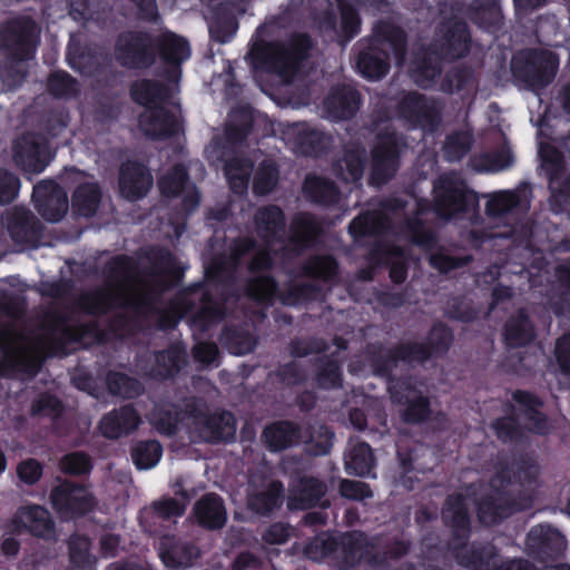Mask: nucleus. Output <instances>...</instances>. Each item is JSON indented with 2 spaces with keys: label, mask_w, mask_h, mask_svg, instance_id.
I'll return each instance as SVG.
<instances>
[{
  "label": "nucleus",
  "mask_w": 570,
  "mask_h": 570,
  "mask_svg": "<svg viewBox=\"0 0 570 570\" xmlns=\"http://www.w3.org/2000/svg\"><path fill=\"white\" fill-rule=\"evenodd\" d=\"M151 51V39L147 35H121L116 45L117 59L129 67L148 65Z\"/></svg>",
  "instance_id": "4be33fe9"
},
{
  "label": "nucleus",
  "mask_w": 570,
  "mask_h": 570,
  "mask_svg": "<svg viewBox=\"0 0 570 570\" xmlns=\"http://www.w3.org/2000/svg\"><path fill=\"white\" fill-rule=\"evenodd\" d=\"M471 18L484 28L497 24L500 20L498 0H478L472 8Z\"/></svg>",
  "instance_id": "8fccbe9b"
},
{
  "label": "nucleus",
  "mask_w": 570,
  "mask_h": 570,
  "mask_svg": "<svg viewBox=\"0 0 570 570\" xmlns=\"http://www.w3.org/2000/svg\"><path fill=\"white\" fill-rule=\"evenodd\" d=\"M358 107V97L351 85L335 88L326 97L324 109L327 116L334 119H344L352 116Z\"/></svg>",
  "instance_id": "2f4dec72"
},
{
  "label": "nucleus",
  "mask_w": 570,
  "mask_h": 570,
  "mask_svg": "<svg viewBox=\"0 0 570 570\" xmlns=\"http://www.w3.org/2000/svg\"><path fill=\"white\" fill-rule=\"evenodd\" d=\"M513 161L510 148L503 147L500 151L487 154L473 159V168L478 171L495 173L507 169Z\"/></svg>",
  "instance_id": "a18cd8bd"
},
{
  "label": "nucleus",
  "mask_w": 570,
  "mask_h": 570,
  "mask_svg": "<svg viewBox=\"0 0 570 570\" xmlns=\"http://www.w3.org/2000/svg\"><path fill=\"white\" fill-rule=\"evenodd\" d=\"M460 10L453 4L444 3L439 10L438 39L430 50L416 53L411 60L409 72L421 87H430L440 75L441 58H460L469 50V33L465 23L459 20Z\"/></svg>",
  "instance_id": "f03ea898"
},
{
  "label": "nucleus",
  "mask_w": 570,
  "mask_h": 570,
  "mask_svg": "<svg viewBox=\"0 0 570 570\" xmlns=\"http://www.w3.org/2000/svg\"><path fill=\"white\" fill-rule=\"evenodd\" d=\"M159 189L167 197L181 196L186 210H193L199 203L196 187L187 181L186 170L176 166L171 171L165 174L159 180Z\"/></svg>",
  "instance_id": "393cba45"
},
{
  "label": "nucleus",
  "mask_w": 570,
  "mask_h": 570,
  "mask_svg": "<svg viewBox=\"0 0 570 570\" xmlns=\"http://www.w3.org/2000/svg\"><path fill=\"white\" fill-rule=\"evenodd\" d=\"M325 139V136L309 127L307 124L289 125L284 131V140L295 153L311 154L315 151Z\"/></svg>",
  "instance_id": "473e14b6"
},
{
  "label": "nucleus",
  "mask_w": 570,
  "mask_h": 570,
  "mask_svg": "<svg viewBox=\"0 0 570 570\" xmlns=\"http://www.w3.org/2000/svg\"><path fill=\"white\" fill-rule=\"evenodd\" d=\"M157 46L161 57L170 63L178 65L190 57L188 41L173 32H163Z\"/></svg>",
  "instance_id": "4c0bfd02"
},
{
  "label": "nucleus",
  "mask_w": 570,
  "mask_h": 570,
  "mask_svg": "<svg viewBox=\"0 0 570 570\" xmlns=\"http://www.w3.org/2000/svg\"><path fill=\"white\" fill-rule=\"evenodd\" d=\"M186 502L177 499H163L153 504V510L161 519H170L183 515Z\"/></svg>",
  "instance_id": "338daca9"
},
{
  "label": "nucleus",
  "mask_w": 570,
  "mask_h": 570,
  "mask_svg": "<svg viewBox=\"0 0 570 570\" xmlns=\"http://www.w3.org/2000/svg\"><path fill=\"white\" fill-rule=\"evenodd\" d=\"M374 465V458L366 443L353 444L345 455L346 470L356 475H368Z\"/></svg>",
  "instance_id": "ea45409f"
},
{
  "label": "nucleus",
  "mask_w": 570,
  "mask_h": 570,
  "mask_svg": "<svg viewBox=\"0 0 570 570\" xmlns=\"http://www.w3.org/2000/svg\"><path fill=\"white\" fill-rule=\"evenodd\" d=\"M363 154L364 151L358 147L346 149L334 165L336 176L346 183L357 181L363 175Z\"/></svg>",
  "instance_id": "e433bc0d"
},
{
  "label": "nucleus",
  "mask_w": 570,
  "mask_h": 570,
  "mask_svg": "<svg viewBox=\"0 0 570 570\" xmlns=\"http://www.w3.org/2000/svg\"><path fill=\"white\" fill-rule=\"evenodd\" d=\"M519 199L513 191H499L490 195L487 203V213L492 217L501 216L518 204Z\"/></svg>",
  "instance_id": "6e6d98bb"
},
{
  "label": "nucleus",
  "mask_w": 570,
  "mask_h": 570,
  "mask_svg": "<svg viewBox=\"0 0 570 570\" xmlns=\"http://www.w3.org/2000/svg\"><path fill=\"white\" fill-rule=\"evenodd\" d=\"M66 180L77 184V188L72 195V208L81 216H92L100 203V188L96 181L79 170L72 169L67 171Z\"/></svg>",
  "instance_id": "412c9836"
},
{
  "label": "nucleus",
  "mask_w": 570,
  "mask_h": 570,
  "mask_svg": "<svg viewBox=\"0 0 570 570\" xmlns=\"http://www.w3.org/2000/svg\"><path fill=\"white\" fill-rule=\"evenodd\" d=\"M472 144L471 135L462 131L448 137L444 146V155L448 160L454 161L461 159L470 149Z\"/></svg>",
  "instance_id": "5fc2aeb1"
},
{
  "label": "nucleus",
  "mask_w": 570,
  "mask_h": 570,
  "mask_svg": "<svg viewBox=\"0 0 570 570\" xmlns=\"http://www.w3.org/2000/svg\"><path fill=\"white\" fill-rule=\"evenodd\" d=\"M198 524L207 529H219L227 520V511L220 497L209 493L199 499L193 509Z\"/></svg>",
  "instance_id": "c85d7f7f"
},
{
  "label": "nucleus",
  "mask_w": 570,
  "mask_h": 570,
  "mask_svg": "<svg viewBox=\"0 0 570 570\" xmlns=\"http://www.w3.org/2000/svg\"><path fill=\"white\" fill-rule=\"evenodd\" d=\"M139 422L136 411L130 406H124L105 415L99 429L106 438L117 439L134 431Z\"/></svg>",
  "instance_id": "7c9ffc66"
},
{
  "label": "nucleus",
  "mask_w": 570,
  "mask_h": 570,
  "mask_svg": "<svg viewBox=\"0 0 570 570\" xmlns=\"http://www.w3.org/2000/svg\"><path fill=\"white\" fill-rule=\"evenodd\" d=\"M513 416L498 420L493 428L503 441L513 440L519 435L515 424L521 422L524 426L535 433H546L549 430L547 419L538 411L540 403L532 395L524 392L513 394Z\"/></svg>",
  "instance_id": "ddd939ff"
},
{
  "label": "nucleus",
  "mask_w": 570,
  "mask_h": 570,
  "mask_svg": "<svg viewBox=\"0 0 570 570\" xmlns=\"http://www.w3.org/2000/svg\"><path fill=\"white\" fill-rule=\"evenodd\" d=\"M377 136V141L373 148L371 183L381 185L390 179L397 169V158L401 154V144L393 131Z\"/></svg>",
  "instance_id": "f3484780"
},
{
  "label": "nucleus",
  "mask_w": 570,
  "mask_h": 570,
  "mask_svg": "<svg viewBox=\"0 0 570 570\" xmlns=\"http://www.w3.org/2000/svg\"><path fill=\"white\" fill-rule=\"evenodd\" d=\"M527 547L539 556L553 558L567 549V540L558 530L541 524L528 533Z\"/></svg>",
  "instance_id": "bb28decb"
},
{
  "label": "nucleus",
  "mask_w": 570,
  "mask_h": 570,
  "mask_svg": "<svg viewBox=\"0 0 570 570\" xmlns=\"http://www.w3.org/2000/svg\"><path fill=\"white\" fill-rule=\"evenodd\" d=\"M532 337V326L522 312L517 317L511 318L505 325L504 340L510 346L523 345L530 342Z\"/></svg>",
  "instance_id": "79ce46f5"
},
{
  "label": "nucleus",
  "mask_w": 570,
  "mask_h": 570,
  "mask_svg": "<svg viewBox=\"0 0 570 570\" xmlns=\"http://www.w3.org/2000/svg\"><path fill=\"white\" fill-rule=\"evenodd\" d=\"M191 314V326L206 328L210 323L224 315L223 307L209 299L199 288H194L181 294L160 317V326L168 328L174 326L180 318Z\"/></svg>",
  "instance_id": "9d476101"
},
{
  "label": "nucleus",
  "mask_w": 570,
  "mask_h": 570,
  "mask_svg": "<svg viewBox=\"0 0 570 570\" xmlns=\"http://www.w3.org/2000/svg\"><path fill=\"white\" fill-rule=\"evenodd\" d=\"M19 188V179L14 175L0 169V204L12 202L17 197Z\"/></svg>",
  "instance_id": "774afa93"
},
{
  "label": "nucleus",
  "mask_w": 570,
  "mask_h": 570,
  "mask_svg": "<svg viewBox=\"0 0 570 570\" xmlns=\"http://www.w3.org/2000/svg\"><path fill=\"white\" fill-rule=\"evenodd\" d=\"M107 384L112 394L124 397H134L141 391V386L137 381L119 373L109 374Z\"/></svg>",
  "instance_id": "603ef678"
},
{
  "label": "nucleus",
  "mask_w": 570,
  "mask_h": 570,
  "mask_svg": "<svg viewBox=\"0 0 570 570\" xmlns=\"http://www.w3.org/2000/svg\"><path fill=\"white\" fill-rule=\"evenodd\" d=\"M296 436L295 426L287 422L273 424L264 431L265 441L273 451H279L292 445Z\"/></svg>",
  "instance_id": "a19ab883"
},
{
  "label": "nucleus",
  "mask_w": 570,
  "mask_h": 570,
  "mask_svg": "<svg viewBox=\"0 0 570 570\" xmlns=\"http://www.w3.org/2000/svg\"><path fill=\"white\" fill-rule=\"evenodd\" d=\"M131 94L146 108L139 118V126L146 135L160 138L179 130V108L167 89L139 80L132 86Z\"/></svg>",
  "instance_id": "20e7f679"
},
{
  "label": "nucleus",
  "mask_w": 570,
  "mask_h": 570,
  "mask_svg": "<svg viewBox=\"0 0 570 570\" xmlns=\"http://www.w3.org/2000/svg\"><path fill=\"white\" fill-rule=\"evenodd\" d=\"M32 197L39 214L48 222H59L68 210L66 191L52 180L36 185Z\"/></svg>",
  "instance_id": "a211bd4d"
},
{
  "label": "nucleus",
  "mask_w": 570,
  "mask_h": 570,
  "mask_svg": "<svg viewBox=\"0 0 570 570\" xmlns=\"http://www.w3.org/2000/svg\"><path fill=\"white\" fill-rule=\"evenodd\" d=\"M400 206L399 203L384 204L379 212L366 213L356 217L350 225V233L357 238L384 230L390 226L391 214Z\"/></svg>",
  "instance_id": "c756f323"
},
{
  "label": "nucleus",
  "mask_w": 570,
  "mask_h": 570,
  "mask_svg": "<svg viewBox=\"0 0 570 570\" xmlns=\"http://www.w3.org/2000/svg\"><path fill=\"white\" fill-rule=\"evenodd\" d=\"M539 153L542 160L541 166L543 170L550 176L551 185H553L562 168V157L560 153L550 144L540 142Z\"/></svg>",
  "instance_id": "864d4df0"
},
{
  "label": "nucleus",
  "mask_w": 570,
  "mask_h": 570,
  "mask_svg": "<svg viewBox=\"0 0 570 570\" xmlns=\"http://www.w3.org/2000/svg\"><path fill=\"white\" fill-rule=\"evenodd\" d=\"M309 46V39L299 35L288 45H267L262 53V59L266 69L275 73L282 82H291L298 75L301 62Z\"/></svg>",
  "instance_id": "f8f14e48"
},
{
  "label": "nucleus",
  "mask_w": 570,
  "mask_h": 570,
  "mask_svg": "<svg viewBox=\"0 0 570 570\" xmlns=\"http://www.w3.org/2000/svg\"><path fill=\"white\" fill-rule=\"evenodd\" d=\"M159 557L167 568L180 570L194 564L199 549L189 542L164 537L159 543Z\"/></svg>",
  "instance_id": "b1692460"
},
{
  "label": "nucleus",
  "mask_w": 570,
  "mask_h": 570,
  "mask_svg": "<svg viewBox=\"0 0 570 570\" xmlns=\"http://www.w3.org/2000/svg\"><path fill=\"white\" fill-rule=\"evenodd\" d=\"M375 45L368 51L361 52L357 58L360 73L371 80L382 78L389 69V65L380 57L379 51L385 57L387 50L392 51L396 65L403 63L404 35L403 31L391 24H380L375 29Z\"/></svg>",
  "instance_id": "1a4fd4ad"
},
{
  "label": "nucleus",
  "mask_w": 570,
  "mask_h": 570,
  "mask_svg": "<svg viewBox=\"0 0 570 570\" xmlns=\"http://www.w3.org/2000/svg\"><path fill=\"white\" fill-rule=\"evenodd\" d=\"M434 209L444 218L466 212L476 205L474 193L466 188L459 175L449 174L439 178L433 188Z\"/></svg>",
  "instance_id": "4468645a"
},
{
  "label": "nucleus",
  "mask_w": 570,
  "mask_h": 570,
  "mask_svg": "<svg viewBox=\"0 0 570 570\" xmlns=\"http://www.w3.org/2000/svg\"><path fill=\"white\" fill-rule=\"evenodd\" d=\"M153 186L149 170L141 164L128 161L121 166L119 189L121 195L130 200L144 197Z\"/></svg>",
  "instance_id": "5701e85b"
},
{
  "label": "nucleus",
  "mask_w": 570,
  "mask_h": 570,
  "mask_svg": "<svg viewBox=\"0 0 570 570\" xmlns=\"http://www.w3.org/2000/svg\"><path fill=\"white\" fill-rule=\"evenodd\" d=\"M14 532H29L41 538H51L55 524L49 511L40 505H24L19 508L10 523Z\"/></svg>",
  "instance_id": "aec40b11"
},
{
  "label": "nucleus",
  "mask_w": 570,
  "mask_h": 570,
  "mask_svg": "<svg viewBox=\"0 0 570 570\" xmlns=\"http://www.w3.org/2000/svg\"><path fill=\"white\" fill-rule=\"evenodd\" d=\"M325 485L313 478H302L293 484L288 498L291 509H305L316 502L325 494Z\"/></svg>",
  "instance_id": "72a5a7b5"
},
{
  "label": "nucleus",
  "mask_w": 570,
  "mask_h": 570,
  "mask_svg": "<svg viewBox=\"0 0 570 570\" xmlns=\"http://www.w3.org/2000/svg\"><path fill=\"white\" fill-rule=\"evenodd\" d=\"M400 116L409 120L413 126H420L423 130H432L439 117L438 107L428 102L422 96L407 94L402 104Z\"/></svg>",
  "instance_id": "a878e982"
},
{
  "label": "nucleus",
  "mask_w": 570,
  "mask_h": 570,
  "mask_svg": "<svg viewBox=\"0 0 570 570\" xmlns=\"http://www.w3.org/2000/svg\"><path fill=\"white\" fill-rule=\"evenodd\" d=\"M207 19L210 36L219 42L228 41L237 30L235 10L229 7L214 11Z\"/></svg>",
  "instance_id": "c9c22d12"
},
{
  "label": "nucleus",
  "mask_w": 570,
  "mask_h": 570,
  "mask_svg": "<svg viewBox=\"0 0 570 570\" xmlns=\"http://www.w3.org/2000/svg\"><path fill=\"white\" fill-rule=\"evenodd\" d=\"M435 337H440L442 340V343L440 345H435L433 343L431 350L417 344L402 346L396 353V358H401L409 362L424 361L433 353L443 350V347L448 345V342L450 340V333L445 327L439 326L433 330L431 340L433 341Z\"/></svg>",
  "instance_id": "58836bf2"
},
{
  "label": "nucleus",
  "mask_w": 570,
  "mask_h": 570,
  "mask_svg": "<svg viewBox=\"0 0 570 570\" xmlns=\"http://www.w3.org/2000/svg\"><path fill=\"white\" fill-rule=\"evenodd\" d=\"M163 454L161 445L156 441L137 444L132 450V460L140 470H148L157 465Z\"/></svg>",
  "instance_id": "49530a36"
},
{
  "label": "nucleus",
  "mask_w": 570,
  "mask_h": 570,
  "mask_svg": "<svg viewBox=\"0 0 570 570\" xmlns=\"http://www.w3.org/2000/svg\"><path fill=\"white\" fill-rule=\"evenodd\" d=\"M13 157L18 166L30 174L41 173L49 158L45 139L38 135H26L17 139L13 147Z\"/></svg>",
  "instance_id": "6ab92c4d"
},
{
  "label": "nucleus",
  "mask_w": 570,
  "mask_h": 570,
  "mask_svg": "<svg viewBox=\"0 0 570 570\" xmlns=\"http://www.w3.org/2000/svg\"><path fill=\"white\" fill-rule=\"evenodd\" d=\"M91 543L87 537L73 535L69 541V556L71 563L77 568H88L94 562L90 553Z\"/></svg>",
  "instance_id": "3c124183"
},
{
  "label": "nucleus",
  "mask_w": 570,
  "mask_h": 570,
  "mask_svg": "<svg viewBox=\"0 0 570 570\" xmlns=\"http://www.w3.org/2000/svg\"><path fill=\"white\" fill-rule=\"evenodd\" d=\"M282 487L277 482L264 481L257 484L252 481L248 489L247 507L257 514H266L279 503Z\"/></svg>",
  "instance_id": "cd10ccee"
},
{
  "label": "nucleus",
  "mask_w": 570,
  "mask_h": 570,
  "mask_svg": "<svg viewBox=\"0 0 570 570\" xmlns=\"http://www.w3.org/2000/svg\"><path fill=\"white\" fill-rule=\"evenodd\" d=\"M250 170L252 165L245 160L233 159L226 164L225 174L234 193L243 194L247 189Z\"/></svg>",
  "instance_id": "09e8293b"
},
{
  "label": "nucleus",
  "mask_w": 570,
  "mask_h": 570,
  "mask_svg": "<svg viewBox=\"0 0 570 570\" xmlns=\"http://www.w3.org/2000/svg\"><path fill=\"white\" fill-rule=\"evenodd\" d=\"M304 193L316 203H332L336 197V189L333 184L316 176L306 178L304 183Z\"/></svg>",
  "instance_id": "de8ad7c7"
},
{
  "label": "nucleus",
  "mask_w": 570,
  "mask_h": 570,
  "mask_svg": "<svg viewBox=\"0 0 570 570\" xmlns=\"http://www.w3.org/2000/svg\"><path fill=\"white\" fill-rule=\"evenodd\" d=\"M391 397L396 403L405 401L409 405L404 416L406 421H421L428 414V401L419 395L414 389L405 386L404 383H397L390 389Z\"/></svg>",
  "instance_id": "f704fd0d"
},
{
  "label": "nucleus",
  "mask_w": 570,
  "mask_h": 570,
  "mask_svg": "<svg viewBox=\"0 0 570 570\" xmlns=\"http://www.w3.org/2000/svg\"><path fill=\"white\" fill-rule=\"evenodd\" d=\"M255 226L257 234L263 238V245H256L248 239L242 240L233 249V261L236 262L245 253L253 250L254 258L250 263L252 271L265 269L271 264L267 248L278 249L282 244L281 235L284 229V217L279 208L268 206L261 208L255 215Z\"/></svg>",
  "instance_id": "0eeeda50"
},
{
  "label": "nucleus",
  "mask_w": 570,
  "mask_h": 570,
  "mask_svg": "<svg viewBox=\"0 0 570 570\" xmlns=\"http://www.w3.org/2000/svg\"><path fill=\"white\" fill-rule=\"evenodd\" d=\"M338 7L341 11L342 31L348 40L358 32L360 20L355 10L350 4L344 2V0H338Z\"/></svg>",
  "instance_id": "0e129e2a"
},
{
  "label": "nucleus",
  "mask_w": 570,
  "mask_h": 570,
  "mask_svg": "<svg viewBox=\"0 0 570 570\" xmlns=\"http://www.w3.org/2000/svg\"><path fill=\"white\" fill-rule=\"evenodd\" d=\"M305 271L311 276L327 279L335 274L336 263L330 256H316L307 263Z\"/></svg>",
  "instance_id": "bf43d9fd"
},
{
  "label": "nucleus",
  "mask_w": 570,
  "mask_h": 570,
  "mask_svg": "<svg viewBox=\"0 0 570 570\" xmlns=\"http://www.w3.org/2000/svg\"><path fill=\"white\" fill-rule=\"evenodd\" d=\"M116 264L117 274L108 282L107 288L82 295L81 308L88 313H104L115 306L142 309L151 304L155 289L134 278L124 259L116 261Z\"/></svg>",
  "instance_id": "7ed1b4c3"
},
{
  "label": "nucleus",
  "mask_w": 570,
  "mask_h": 570,
  "mask_svg": "<svg viewBox=\"0 0 570 570\" xmlns=\"http://www.w3.org/2000/svg\"><path fill=\"white\" fill-rule=\"evenodd\" d=\"M338 548L344 554L342 567L352 566L361 560L374 566L383 563V560L379 559V546L374 542L370 543L362 533L344 535L340 542H336L332 535L323 533L306 546L305 554L311 560L321 561Z\"/></svg>",
  "instance_id": "6e6552de"
},
{
  "label": "nucleus",
  "mask_w": 570,
  "mask_h": 570,
  "mask_svg": "<svg viewBox=\"0 0 570 570\" xmlns=\"http://www.w3.org/2000/svg\"><path fill=\"white\" fill-rule=\"evenodd\" d=\"M185 353L180 348L174 347L168 351L161 352L157 355V363L160 365L158 374L161 376H170L179 370L183 363Z\"/></svg>",
  "instance_id": "13d9d810"
},
{
  "label": "nucleus",
  "mask_w": 570,
  "mask_h": 570,
  "mask_svg": "<svg viewBox=\"0 0 570 570\" xmlns=\"http://www.w3.org/2000/svg\"><path fill=\"white\" fill-rule=\"evenodd\" d=\"M49 89L55 96L69 97L77 92V85L68 73L59 71L51 75Z\"/></svg>",
  "instance_id": "052dcab7"
},
{
  "label": "nucleus",
  "mask_w": 570,
  "mask_h": 570,
  "mask_svg": "<svg viewBox=\"0 0 570 570\" xmlns=\"http://www.w3.org/2000/svg\"><path fill=\"white\" fill-rule=\"evenodd\" d=\"M78 338L79 333L72 324L57 314L47 315L35 336L0 330V367L31 372L45 356L65 354L66 345Z\"/></svg>",
  "instance_id": "f257e3e1"
},
{
  "label": "nucleus",
  "mask_w": 570,
  "mask_h": 570,
  "mask_svg": "<svg viewBox=\"0 0 570 570\" xmlns=\"http://www.w3.org/2000/svg\"><path fill=\"white\" fill-rule=\"evenodd\" d=\"M276 293L275 283L266 277L258 276L254 278L248 285V294L257 301H268Z\"/></svg>",
  "instance_id": "69168bd1"
},
{
  "label": "nucleus",
  "mask_w": 570,
  "mask_h": 570,
  "mask_svg": "<svg viewBox=\"0 0 570 570\" xmlns=\"http://www.w3.org/2000/svg\"><path fill=\"white\" fill-rule=\"evenodd\" d=\"M150 422L160 433L168 435L184 429L194 442L225 441L235 434L234 416L227 412L212 415L202 412L185 413L180 417L170 413L163 416L155 412L150 416Z\"/></svg>",
  "instance_id": "423d86ee"
},
{
  "label": "nucleus",
  "mask_w": 570,
  "mask_h": 570,
  "mask_svg": "<svg viewBox=\"0 0 570 570\" xmlns=\"http://www.w3.org/2000/svg\"><path fill=\"white\" fill-rule=\"evenodd\" d=\"M29 216L26 209L16 208L13 218L8 222V229L11 236L18 242H23L28 237Z\"/></svg>",
  "instance_id": "e2e57ef3"
},
{
  "label": "nucleus",
  "mask_w": 570,
  "mask_h": 570,
  "mask_svg": "<svg viewBox=\"0 0 570 570\" xmlns=\"http://www.w3.org/2000/svg\"><path fill=\"white\" fill-rule=\"evenodd\" d=\"M56 512L65 519L76 518L91 511L96 500L88 488L68 482L57 485L50 494Z\"/></svg>",
  "instance_id": "dca6fc26"
},
{
  "label": "nucleus",
  "mask_w": 570,
  "mask_h": 570,
  "mask_svg": "<svg viewBox=\"0 0 570 570\" xmlns=\"http://www.w3.org/2000/svg\"><path fill=\"white\" fill-rule=\"evenodd\" d=\"M38 30L29 19L14 20L0 30L1 55L8 59L0 67V80L8 90L20 86L26 76V61L35 53Z\"/></svg>",
  "instance_id": "39448f33"
},
{
  "label": "nucleus",
  "mask_w": 570,
  "mask_h": 570,
  "mask_svg": "<svg viewBox=\"0 0 570 570\" xmlns=\"http://www.w3.org/2000/svg\"><path fill=\"white\" fill-rule=\"evenodd\" d=\"M277 179V173L272 161H264L257 171L254 180V190L256 194L264 195L271 191Z\"/></svg>",
  "instance_id": "4d7b16f0"
},
{
  "label": "nucleus",
  "mask_w": 570,
  "mask_h": 570,
  "mask_svg": "<svg viewBox=\"0 0 570 570\" xmlns=\"http://www.w3.org/2000/svg\"><path fill=\"white\" fill-rule=\"evenodd\" d=\"M559 59L549 50L530 51L512 60V70L533 89L550 83L557 72Z\"/></svg>",
  "instance_id": "2eb2a0df"
},
{
  "label": "nucleus",
  "mask_w": 570,
  "mask_h": 570,
  "mask_svg": "<svg viewBox=\"0 0 570 570\" xmlns=\"http://www.w3.org/2000/svg\"><path fill=\"white\" fill-rule=\"evenodd\" d=\"M512 509L507 505V500L502 495L489 498L479 503L478 515L480 521L485 525H491L505 518L511 513Z\"/></svg>",
  "instance_id": "c03bdc74"
},
{
  "label": "nucleus",
  "mask_w": 570,
  "mask_h": 570,
  "mask_svg": "<svg viewBox=\"0 0 570 570\" xmlns=\"http://www.w3.org/2000/svg\"><path fill=\"white\" fill-rule=\"evenodd\" d=\"M68 61L71 68L83 75H91L97 66V59L90 53H77L72 43L68 47Z\"/></svg>",
  "instance_id": "680f3d73"
},
{
  "label": "nucleus",
  "mask_w": 570,
  "mask_h": 570,
  "mask_svg": "<svg viewBox=\"0 0 570 570\" xmlns=\"http://www.w3.org/2000/svg\"><path fill=\"white\" fill-rule=\"evenodd\" d=\"M320 232V225L309 214H299L292 224L293 247L306 245Z\"/></svg>",
  "instance_id": "37998d69"
},
{
  "label": "nucleus",
  "mask_w": 570,
  "mask_h": 570,
  "mask_svg": "<svg viewBox=\"0 0 570 570\" xmlns=\"http://www.w3.org/2000/svg\"><path fill=\"white\" fill-rule=\"evenodd\" d=\"M443 517L445 522L453 528L458 541H462L466 538L469 532V519L466 515V503L463 502L461 494L449 498L443 511ZM453 550L460 564L474 570H483L488 564V560L493 556L492 549L482 552L463 542H456Z\"/></svg>",
  "instance_id": "9b49d317"
}]
</instances>
